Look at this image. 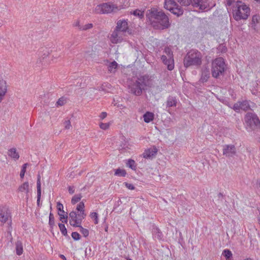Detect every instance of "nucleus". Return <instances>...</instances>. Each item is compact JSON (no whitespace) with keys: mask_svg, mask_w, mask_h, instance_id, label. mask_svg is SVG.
<instances>
[{"mask_svg":"<svg viewBox=\"0 0 260 260\" xmlns=\"http://www.w3.org/2000/svg\"><path fill=\"white\" fill-rule=\"evenodd\" d=\"M146 17L155 29H165L170 27L169 17L162 9L152 7L146 11Z\"/></svg>","mask_w":260,"mask_h":260,"instance_id":"obj_1","label":"nucleus"},{"mask_svg":"<svg viewBox=\"0 0 260 260\" xmlns=\"http://www.w3.org/2000/svg\"><path fill=\"white\" fill-rule=\"evenodd\" d=\"M202 63V53L197 49H191L189 50L183 59L184 67L186 68L191 66H194L198 68Z\"/></svg>","mask_w":260,"mask_h":260,"instance_id":"obj_2","label":"nucleus"},{"mask_svg":"<svg viewBox=\"0 0 260 260\" xmlns=\"http://www.w3.org/2000/svg\"><path fill=\"white\" fill-rule=\"evenodd\" d=\"M250 13L249 7L242 1H238L233 6V17L236 21L246 20Z\"/></svg>","mask_w":260,"mask_h":260,"instance_id":"obj_3","label":"nucleus"},{"mask_svg":"<svg viewBox=\"0 0 260 260\" xmlns=\"http://www.w3.org/2000/svg\"><path fill=\"white\" fill-rule=\"evenodd\" d=\"M225 71V63L224 59L218 57L212 62L211 74L213 77L218 79L219 76H223Z\"/></svg>","mask_w":260,"mask_h":260,"instance_id":"obj_4","label":"nucleus"},{"mask_svg":"<svg viewBox=\"0 0 260 260\" xmlns=\"http://www.w3.org/2000/svg\"><path fill=\"white\" fill-rule=\"evenodd\" d=\"M245 121L248 131L260 130V120L256 114L247 113L245 116Z\"/></svg>","mask_w":260,"mask_h":260,"instance_id":"obj_5","label":"nucleus"},{"mask_svg":"<svg viewBox=\"0 0 260 260\" xmlns=\"http://www.w3.org/2000/svg\"><path fill=\"white\" fill-rule=\"evenodd\" d=\"M122 8V6H117L109 2L96 6L94 9V12L96 14H108L111 12H117Z\"/></svg>","mask_w":260,"mask_h":260,"instance_id":"obj_6","label":"nucleus"},{"mask_svg":"<svg viewBox=\"0 0 260 260\" xmlns=\"http://www.w3.org/2000/svg\"><path fill=\"white\" fill-rule=\"evenodd\" d=\"M222 153L226 157H234L237 155L236 148L233 144H225L223 145Z\"/></svg>","mask_w":260,"mask_h":260,"instance_id":"obj_7","label":"nucleus"},{"mask_svg":"<svg viewBox=\"0 0 260 260\" xmlns=\"http://www.w3.org/2000/svg\"><path fill=\"white\" fill-rule=\"evenodd\" d=\"M143 82L137 80L129 86L131 92L135 95L139 96L142 93L143 89Z\"/></svg>","mask_w":260,"mask_h":260,"instance_id":"obj_8","label":"nucleus"},{"mask_svg":"<svg viewBox=\"0 0 260 260\" xmlns=\"http://www.w3.org/2000/svg\"><path fill=\"white\" fill-rule=\"evenodd\" d=\"M190 1L193 7L199 8L202 11H204L208 8L207 0H190Z\"/></svg>","mask_w":260,"mask_h":260,"instance_id":"obj_9","label":"nucleus"},{"mask_svg":"<svg viewBox=\"0 0 260 260\" xmlns=\"http://www.w3.org/2000/svg\"><path fill=\"white\" fill-rule=\"evenodd\" d=\"M69 218H70L69 222L71 225L76 227L78 224H81V218L78 217V214L75 211H72L69 213Z\"/></svg>","mask_w":260,"mask_h":260,"instance_id":"obj_10","label":"nucleus"},{"mask_svg":"<svg viewBox=\"0 0 260 260\" xmlns=\"http://www.w3.org/2000/svg\"><path fill=\"white\" fill-rule=\"evenodd\" d=\"M117 31L127 32L129 34H131V30L128 28L127 22L125 20H119L117 23L116 27Z\"/></svg>","mask_w":260,"mask_h":260,"instance_id":"obj_11","label":"nucleus"},{"mask_svg":"<svg viewBox=\"0 0 260 260\" xmlns=\"http://www.w3.org/2000/svg\"><path fill=\"white\" fill-rule=\"evenodd\" d=\"M157 151L158 149L156 148V147L153 146V148H150L145 150L143 153V156L145 158L152 159L156 156Z\"/></svg>","mask_w":260,"mask_h":260,"instance_id":"obj_12","label":"nucleus"},{"mask_svg":"<svg viewBox=\"0 0 260 260\" xmlns=\"http://www.w3.org/2000/svg\"><path fill=\"white\" fill-rule=\"evenodd\" d=\"M152 234L153 238L155 240L161 241L164 240V235L161 230L155 225L152 226Z\"/></svg>","mask_w":260,"mask_h":260,"instance_id":"obj_13","label":"nucleus"},{"mask_svg":"<svg viewBox=\"0 0 260 260\" xmlns=\"http://www.w3.org/2000/svg\"><path fill=\"white\" fill-rule=\"evenodd\" d=\"M7 88L8 86L6 81L0 78V103L4 99L7 92Z\"/></svg>","mask_w":260,"mask_h":260,"instance_id":"obj_14","label":"nucleus"},{"mask_svg":"<svg viewBox=\"0 0 260 260\" xmlns=\"http://www.w3.org/2000/svg\"><path fill=\"white\" fill-rule=\"evenodd\" d=\"M210 70L207 67H205L202 70L201 77L200 81L202 83L206 82L210 77Z\"/></svg>","mask_w":260,"mask_h":260,"instance_id":"obj_15","label":"nucleus"},{"mask_svg":"<svg viewBox=\"0 0 260 260\" xmlns=\"http://www.w3.org/2000/svg\"><path fill=\"white\" fill-rule=\"evenodd\" d=\"M9 217L8 213V209L3 207L0 208V220L1 222L5 223L8 219Z\"/></svg>","mask_w":260,"mask_h":260,"instance_id":"obj_16","label":"nucleus"},{"mask_svg":"<svg viewBox=\"0 0 260 260\" xmlns=\"http://www.w3.org/2000/svg\"><path fill=\"white\" fill-rule=\"evenodd\" d=\"M177 4L175 0H165L164 7L171 12L177 6Z\"/></svg>","mask_w":260,"mask_h":260,"instance_id":"obj_17","label":"nucleus"},{"mask_svg":"<svg viewBox=\"0 0 260 260\" xmlns=\"http://www.w3.org/2000/svg\"><path fill=\"white\" fill-rule=\"evenodd\" d=\"M177 103V98L175 96L169 95L166 101V107L170 108L176 107Z\"/></svg>","mask_w":260,"mask_h":260,"instance_id":"obj_18","label":"nucleus"},{"mask_svg":"<svg viewBox=\"0 0 260 260\" xmlns=\"http://www.w3.org/2000/svg\"><path fill=\"white\" fill-rule=\"evenodd\" d=\"M260 16L258 15H254L252 16L251 20V28L254 30L255 31H258V27L256 26V23H259Z\"/></svg>","mask_w":260,"mask_h":260,"instance_id":"obj_19","label":"nucleus"},{"mask_svg":"<svg viewBox=\"0 0 260 260\" xmlns=\"http://www.w3.org/2000/svg\"><path fill=\"white\" fill-rule=\"evenodd\" d=\"M41 177L40 175L38 176L37 182V205L39 206L41 196Z\"/></svg>","mask_w":260,"mask_h":260,"instance_id":"obj_20","label":"nucleus"},{"mask_svg":"<svg viewBox=\"0 0 260 260\" xmlns=\"http://www.w3.org/2000/svg\"><path fill=\"white\" fill-rule=\"evenodd\" d=\"M171 12L177 17H179L183 15L184 10L181 6H179L178 4H177V6L172 9Z\"/></svg>","mask_w":260,"mask_h":260,"instance_id":"obj_21","label":"nucleus"},{"mask_svg":"<svg viewBox=\"0 0 260 260\" xmlns=\"http://www.w3.org/2000/svg\"><path fill=\"white\" fill-rule=\"evenodd\" d=\"M119 31H117L115 29L112 32L111 36V41L112 43L116 44L121 41L122 38L118 35Z\"/></svg>","mask_w":260,"mask_h":260,"instance_id":"obj_22","label":"nucleus"},{"mask_svg":"<svg viewBox=\"0 0 260 260\" xmlns=\"http://www.w3.org/2000/svg\"><path fill=\"white\" fill-rule=\"evenodd\" d=\"M144 121L146 123H149L153 121L154 118L153 113L147 111L143 115Z\"/></svg>","mask_w":260,"mask_h":260,"instance_id":"obj_23","label":"nucleus"},{"mask_svg":"<svg viewBox=\"0 0 260 260\" xmlns=\"http://www.w3.org/2000/svg\"><path fill=\"white\" fill-rule=\"evenodd\" d=\"M164 64L167 66V69L169 71H172L174 68V61L173 59V56H171L168 58V60L167 61H165L163 62Z\"/></svg>","mask_w":260,"mask_h":260,"instance_id":"obj_24","label":"nucleus"},{"mask_svg":"<svg viewBox=\"0 0 260 260\" xmlns=\"http://www.w3.org/2000/svg\"><path fill=\"white\" fill-rule=\"evenodd\" d=\"M58 225L61 234L65 237L70 239V236L68 234V231L64 224L62 223H58Z\"/></svg>","mask_w":260,"mask_h":260,"instance_id":"obj_25","label":"nucleus"},{"mask_svg":"<svg viewBox=\"0 0 260 260\" xmlns=\"http://www.w3.org/2000/svg\"><path fill=\"white\" fill-rule=\"evenodd\" d=\"M130 14L138 17L140 19L144 17V11H141L139 9H136L135 10L131 11Z\"/></svg>","mask_w":260,"mask_h":260,"instance_id":"obj_26","label":"nucleus"},{"mask_svg":"<svg viewBox=\"0 0 260 260\" xmlns=\"http://www.w3.org/2000/svg\"><path fill=\"white\" fill-rule=\"evenodd\" d=\"M8 155L15 159H18L19 158V154L17 152L16 149L15 148H12L9 150Z\"/></svg>","mask_w":260,"mask_h":260,"instance_id":"obj_27","label":"nucleus"},{"mask_svg":"<svg viewBox=\"0 0 260 260\" xmlns=\"http://www.w3.org/2000/svg\"><path fill=\"white\" fill-rule=\"evenodd\" d=\"M16 251L18 255H20L23 253L22 243L20 241H17L16 243Z\"/></svg>","mask_w":260,"mask_h":260,"instance_id":"obj_28","label":"nucleus"},{"mask_svg":"<svg viewBox=\"0 0 260 260\" xmlns=\"http://www.w3.org/2000/svg\"><path fill=\"white\" fill-rule=\"evenodd\" d=\"M126 166L133 170L136 171L137 169V164L133 159H128L126 162Z\"/></svg>","mask_w":260,"mask_h":260,"instance_id":"obj_29","label":"nucleus"},{"mask_svg":"<svg viewBox=\"0 0 260 260\" xmlns=\"http://www.w3.org/2000/svg\"><path fill=\"white\" fill-rule=\"evenodd\" d=\"M118 66V63L115 61L110 62L108 67V71L110 73H115Z\"/></svg>","mask_w":260,"mask_h":260,"instance_id":"obj_30","label":"nucleus"},{"mask_svg":"<svg viewBox=\"0 0 260 260\" xmlns=\"http://www.w3.org/2000/svg\"><path fill=\"white\" fill-rule=\"evenodd\" d=\"M241 109L243 111H247L250 109V106L249 101L247 100L240 102Z\"/></svg>","mask_w":260,"mask_h":260,"instance_id":"obj_31","label":"nucleus"},{"mask_svg":"<svg viewBox=\"0 0 260 260\" xmlns=\"http://www.w3.org/2000/svg\"><path fill=\"white\" fill-rule=\"evenodd\" d=\"M29 184L28 182H25L21 184L18 188V190L20 192L25 191L26 193L28 192Z\"/></svg>","mask_w":260,"mask_h":260,"instance_id":"obj_32","label":"nucleus"},{"mask_svg":"<svg viewBox=\"0 0 260 260\" xmlns=\"http://www.w3.org/2000/svg\"><path fill=\"white\" fill-rule=\"evenodd\" d=\"M217 199L215 200V204L217 207H219L222 204L224 200V196L221 192H219L217 196Z\"/></svg>","mask_w":260,"mask_h":260,"instance_id":"obj_33","label":"nucleus"},{"mask_svg":"<svg viewBox=\"0 0 260 260\" xmlns=\"http://www.w3.org/2000/svg\"><path fill=\"white\" fill-rule=\"evenodd\" d=\"M126 175V172L124 169L118 168L115 170L114 175L119 177H125Z\"/></svg>","mask_w":260,"mask_h":260,"instance_id":"obj_34","label":"nucleus"},{"mask_svg":"<svg viewBox=\"0 0 260 260\" xmlns=\"http://www.w3.org/2000/svg\"><path fill=\"white\" fill-rule=\"evenodd\" d=\"M49 225L51 230H52L55 225V219L53 213L50 212L49 216Z\"/></svg>","mask_w":260,"mask_h":260,"instance_id":"obj_35","label":"nucleus"},{"mask_svg":"<svg viewBox=\"0 0 260 260\" xmlns=\"http://www.w3.org/2000/svg\"><path fill=\"white\" fill-rule=\"evenodd\" d=\"M81 224H78L77 227H79L80 228V232L82 233L84 237H88L89 233V230L83 228Z\"/></svg>","mask_w":260,"mask_h":260,"instance_id":"obj_36","label":"nucleus"},{"mask_svg":"<svg viewBox=\"0 0 260 260\" xmlns=\"http://www.w3.org/2000/svg\"><path fill=\"white\" fill-rule=\"evenodd\" d=\"M81 198H82V196L81 194L74 195L72 199L71 203L73 205H75V204H76L77 203H78V202L80 201Z\"/></svg>","mask_w":260,"mask_h":260,"instance_id":"obj_37","label":"nucleus"},{"mask_svg":"<svg viewBox=\"0 0 260 260\" xmlns=\"http://www.w3.org/2000/svg\"><path fill=\"white\" fill-rule=\"evenodd\" d=\"M222 254L225 257L226 260H229V259L232 257V253L229 249H226L223 251Z\"/></svg>","mask_w":260,"mask_h":260,"instance_id":"obj_38","label":"nucleus"},{"mask_svg":"<svg viewBox=\"0 0 260 260\" xmlns=\"http://www.w3.org/2000/svg\"><path fill=\"white\" fill-rule=\"evenodd\" d=\"M66 99L64 97L62 96L58 100L56 103V105L57 107L62 106L66 103Z\"/></svg>","mask_w":260,"mask_h":260,"instance_id":"obj_39","label":"nucleus"},{"mask_svg":"<svg viewBox=\"0 0 260 260\" xmlns=\"http://www.w3.org/2000/svg\"><path fill=\"white\" fill-rule=\"evenodd\" d=\"M58 214L59 216V220L62 222V223H67L68 222V215H64L63 214L58 212Z\"/></svg>","mask_w":260,"mask_h":260,"instance_id":"obj_40","label":"nucleus"},{"mask_svg":"<svg viewBox=\"0 0 260 260\" xmlns=\"http://www.w3.org/2000/svg\"><path fill=\"white\" fill-rule=\"evenodd\" d=\"M27 166H28V164L25 163V164H23L22 166L21 170V172L20 173V177L21 179L24 178Z\"/></svg>","mask_w":260,"mask_h":260,"instance_id":"obj_41","label":"nucleus"},{"mask_svg":"<svg viewBox=\"0 0 260 260\" xmlns=\"http://www.w3.org/2000/svg\"><path fill=\"white\" fill-rule=\"evenodd\" d=\"M56 208L58 210V212H59L62 214L64 213L65 212L63 210V206L59 202L57 203Z\"/></svg>","mask_w":260,"mask_h":260,"instance_id":"obj_42","label":"nucleus"},{"mask_svg":"<svg viewBox=\"0 0 260 260\" xmlns=\"http://www.w3.org/2000/svg\"><path fill=\"white\" fill-rule=\"evenodd\" d=\"M72 238L75 240V241H78L81 239V236L77 232H72L71 234Z\"/></svg>","mask_w":260,"mask_h":260,"instance_id":"obj_43","label":"nucleus"},{"mask_svg":"<svg viewBox=\"0 0 260 260\" xmlns=\"http://www.w3.org/2000/svg\"><path fill=\"white\" fill-rule=\"evenodd\" d=\"M84 204L83 202H80L77 206L76 210L78 212H81L84 210Z\"/></svg>","mask_w":260,"mask_h":260,"instance_id":"obj_44","label":"nucleus"},{"mask_svg":"<svg viewBox=\"0 0 260 260\" xmlns=\"http://www.w3.org/2000/svg\"><path fill=\"white\" fill-rule=\"evenodd\" d=\"M90 217L94 219L95 224L98 223V214L96 212H92L90 214Z\"/></svg>","mask_w":260,"mask_h":260,"instance_id":"obj_45","label":"nucleus"},{"mask_svg":"<svg viewBox=\"0 0 260 260\" xmlns=\"http://www.w3.org/2000/svg\"><path fill=\"white\" fill-rule=\"evenodd\" d=\"M93 27L92 23H88L84 25H82V27H80V30H86L91 28Z\"/></svg>","mask_w":260,"mask_h":260,"instance_id":"obj_46","label":"nucleus"},{"mask_svg":"<svg viewBox=\"0 0 260 260\" xmlns=\"http://www.w3.org/2000/svg\"><path fill=\"white\" fill-rule=\"evenodd\" d=\"M232 108L236 112H239V110L241 109L240 101H239L237 103L234 104L233 107Z\"/></svg>","mask_w":260,"mask_h":260,"instance_id":"obj_47","label":"nucleus"},{"mask_svg":"<svg viewBox=\"0 0 260 260\" xmlns=\"http://www.w3.org/2000/svg\"><path fill=\"white\" fill-rule=\"evenodd\" d=\"M164 52L167 55L169 56V57H170L171 56H173V52L169 47H166L165 48Z\"/></svg>","mask_w":260,"mask_h":260,"instance_id":"obj_48","label":"nucleus"},{"mask_svg":"<svg viewBox=\"0 0 260 260\" xmlns=\"http://www.w3.org/2000/svg\"><path fill=\"white\" fill-rule=\"evenodd\" d=\"M182 6H188L189 4V0H176Z\"/></svg>","mask_w":260,"mask_h":260,"instance_id":"obj_49","label":"nucleus"},{"mask_svg":"<svg viewBox=\"0 0 260 260\" xmlns=\"http://www.w3.org/2000/svg\"><path fill=\"white\" fill-rule=\"evenodd\" d=\"M109 126L110 125L108 123H101L100 124V128L104 130L107 129Z\"/></svg>","mask_w":260,"mask_h":260,"instance_id":"obj_50","label":"nucleus"},{"mask_svg":"<svg viewBox=\"0 0 260 260\" xmlns=\"http://www.w3.org/2000/svg\"><path fill=\"white\" fill-rule=\"evenodd\" d=\"M80 213H79L78 214V218H81V222H82V220L84 219L86 216V213H85V210L84 211H82L81 212H79Z\"/></svg>","mask_w":260,"mask_h":260,"instance_id":"obj_51","label":"nucleus"},{"mask_svg":"<svg viewBox=\"0 0 260 260\" xmlns=\"http://www.w3.org/2000/svg\"><path fill=\"white\" fill-rule=\"evenodd\" d=\"M123 184L129 189L134 190L135 188V187L134 186V185L133 184L129 183L127 182H124Z\"/></svg>","mask_w":260,"mask_h":260,"instance_id":"obj_52","label":"nucleus"},{"mask_svg":"<svg viewBox=\"0 0 260 260\" xmlns=\"http://www.w3.org/2000/svg\"><path fill=\"white\" fill-rule=\"evenodd\" d=\"M64 125L66 129H70V127H71V122L69 120H66L64 122Z\"/></svg>","mask_w":260,"mask_h":260,"instance_id":"obj_53","label":"nucleus"},{"mask_svg":"<svg viewBox=\"0 0 260 260\" xmlns=\"http://www.w3.org/2000/svg\"><path fill=\"white\" fill-rule=\"evenodd\" d=\"M107 114L105 112H103L101 113L100 117L101 119H104L106 117Z\"/></svg>","mask_w":260,"mask_h":260,"instance_id":"obj_54","label":"nucleus"},{"mask_svg":"<svg viewBox=\"0 0 260 260\" xmlns=\"http://www.w3.org/2000/svg\"><path fill=\"white\" fill-rule=\"evenodd\" d=\"M69 192L70 194H73L74 193L75 190L74 189L73 186H69L68 187Z\"/></svg>","mask_w":260,"mask_h":260,"instance_id":"obj_55","label":"nucleus"},{"mask_svg":"<svg viewBox=\"0 0 260 260\" xmlns=\"http://www.w3.org/2000/svg\"><path fill=\"white\" fill-rule=\"evenodd\" d=\"M234 2V0H228L226 2V6H230L233 5Z\"/></svg>","mask_w":260,"mask_h":260,"instance_id":"obj_56","label":"nucleus"},{"mask_svg":"<svg viewBox=\"0 0 260 260\" xmlns=\"http://www.w3.org/2000/svg\"><path fill=\"white\" fill-rule=\"evenodd\" d=\"M161 60H162V62H165V61H167L168 58L166 55H163L161 56Z\"/></svg>","mask_w":260,"mask_h":260,"instance_id":"obj_57","label":"nucleus"},{"mask_svg":"<svg viewBox=\"0 0 260 260\" xmlns=\"http://www.w3.org/2000/svg\"><path fill=\"white\" fill-rule=\"evenodd\" d=\"M74 26H77L78 27V28L80 29V27H82V25H81L80 24V22L79 21H77L75 24H74Z\"/></svg>","mask_w":260,"mask_h":260,"instance_id":"obj_58","label":"nucleus"},{"mask_svg":"<svg viewBox=\"0 0 260 260\" xmlns=\"http://www.w3.org/2000/svg\"><path fill=\"white\" fill-rule=\"evenodd\" d=\"M220 47H222L221 51L222 52H226L227 48L225 46H220Z\"/></svg>","mask_w":260,"mask_h":260,"instance_id":"obj_59","label":"nucleus"},{"mask_svg":"<svg viewBox=\"0 0 260 260\" xmlns=\"http://www.w3.org/2000/svg\"><path fill=\"white\" fill-rule=\"evenodd\" d=\"M60 257L63 260H67L66 256L63 254H60Z\"/></svg>","mask_w":260,"mask_h":260,"instance_id":"obj_60","label":"nucleus"},{"mask_svg":"<svg viewBox=\"0 0 260 260\" xmlns=\"http://www.w3.org/2000/svg\"><path fill=\"white\" fill-rule=\"evenodd\" d=\"M257 184L258 185V186L260 187V179H258L257 181Z\"/></svg>","mask_w":260,"mask_h":260,"instance_id":"obj_61","label":"nucleus"},{"mask_svg":"<svg viewBox=\"0 0 260 260\" xmlns=\"http://www.w3.org/2000/svg\"><path fill=\"white\" fill-rule=\"evenodd\" d=\"M126 260H132V258H129V257L125 256L124 257Z\"/></svg>","mask_w":260,"mask_h":260,"instance_id":"obj_62","label":"nucleus"},{"mask_svg":"<svg viewBox=\"0 0 260 260\" xmlns=\"http://www.w3.org/2000/svg\"><path fill=\"white\" fill-rule=\"evenodd\" d=\"M157 88H158L159 91H161V90H162L161 88H159V86H157Z\"/></svg>","mask_w":260,"mask_h":260,"instance_id":"obj_63","label":"nucleus"},{"mask_svg":"<svg viewBox=\"0 0 260 260\" xmlns=\"http://www.w3.org/2000/svg\"><path fill=\"white\" fill-rule=\"evenodd\" d=\"M244 260H253L252 259L250 258H246Z\"/></svg>","mask_w":260,"mask_h":260,"instance_id":"obj_64","label":"nucleus"}]
</instances>
